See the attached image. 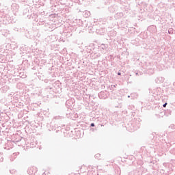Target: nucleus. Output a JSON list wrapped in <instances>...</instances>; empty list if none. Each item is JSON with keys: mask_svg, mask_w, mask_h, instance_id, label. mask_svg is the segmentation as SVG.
<instances>
[{"mask_svg": "<svg viewBox=\"0 0 175 175\" xmlns=\"http://www.w3.org/2000/svg\"><path fill=\"white\" fill-rule=\"evenodd\" d=\"M109 96V92L107 91H102L98 93V97L100 99H107Z\"/></svg>", "mask_w": 175, "mask_h": 175, "instance_id": "obj_1", "label": "nucleus"}, {"mask_svg": "<svg viewBox=\"0 0 175 175\" xmlns=\"http://www.w3.org/2000/svg\"><path fill=\"white\" fill-rule=\"evenodd\" d=\"M36 172H38L36 167H31L29 168L27 173L29 175H35L36 174Z\"/></svg>", "mask_w": 175, "mask_h": 175, "instance_id": "obj_2", "label": "nucleus"}, {"mask_svg": "<svg viewBox=\"0 0 175 175\" xmlns=\"http://www.w3.org/2000/svg\"><path fill=\"white\" fill-rule=\"evenodd\" d=\"M140 121H142V120H140V118L137 119L136 122H137L138 125L137 126V127H135L133 129H131V130H129L130 132H135L136 131V129H137V128H140V124H139V122H140Z\"/></svg>", "mask_w": 175, "mask_h": 175, "instance_id": "obj_3", "label": "nucleus"}, {"mask_svg": "<svg viewBox=\"0 0 175 175\" xmlns=\"http://www.w3.org/2000/svg\"><path fill=\"white\" fill-rule=\"evenodd\" d=\"M155 81L157 84H160V83H163V81H165V78L162 77H159L156 78Z\"/></svg>", "mask_w": 175, "mask_h": 175, "instance_id": "obj_4", "label": "nucleus"}, {"mask_svg": "<svg viewBox=\"0 0 175 175\" xmlns=\"http://www.w3.org/2000/svg\"><path fill=\"white\" fill-rule=\"evenodd\" d=\"M18 155H20V152H16L13 153L10 157V161H13L14 159H16L17 158Z\"/></svg>", "mask_w": 175, "mask_h": 175, "instance_id": "obj_5", "label": "nucleus"}, {"mask_svg": "<svg viewBox=\"0 0 175 175\" xmlns=\"http://www.w3.org/2000/svg\"><path fill=\"white\" fill-rule=\"evenodd\" d=\"M90 16H91V13L88 11H86L84 14V17H90Z\"/></svg>", "mask_w": 175, "mask_h": 175, "instance_id": "obj_6", "label": "nucleus"}, {"mask_svg": "<svg viewBox=\"0 0 175 175\" xmlns=\"http://www.w3.org/2000/svg\"><path fill=\"white\" fill-rule=\"evenodd\" d=\"M19 76L20 77H21V79H26L27 78V75H24L23 73H19Z\"/></svg>", "mask_w": 175, "mask_h": 175, "instance_id": "obj_7", "label": "nucleus"}, {"mask_svg": "<svg viewBox=\"0 0 175 175\" xmlns=\"http://www.w3.org/2000/svg\"><path fill=\"white\" fill-rule=\"evenodd\" d=\"M10 172L12 174V175H15L17 173V171L16 170H10Z\"/></svg>", "mask_w": 175, "mask_h": 175, "instance_id": "obj_8", "label": "nucleus"}, {"mask_svg": "<svg viewBox=\"0 0 175 175\" xmlns=\"http://www.w3.org/2000/svg\"><path fill=\"white\" fill-rule=\"evenodd\" d=\"M168 33H169L170 35H173V28H170V29H168Z\"/></svg>", "mask_w": 175, "mask_h": 175, "instance_id": "obj_9", "label": "nucleus"}, {"mask_svg": "<svg viewBox=\"0 0 175 175\" xmlns=\"http://www.w3.org/2000/svg\"><path fill=\"white\" fill-rule=\"evenodd\" d=\"M54 120H62V116H55Z\"/></svg>", "mask_w": 175, "mask_h": 175, "instance_id": "obj_10", "label": "nucleus"}, {"mask_svg": "<svg viewBox=\"0 0 175 175\" xmlns=\"http://www.w3.org/2000/svg\"><path fill=\"white\" fill-rule=\"evenodd\" d=\"M95 158L96 159H100V154H96Z\"/></svg>", "mask_w": 175, "mask_h": 175, "instance_id": "obj_11", "label": "nucleus"}, {"mask_svg": "<svg viewBox=\"0 0 175 175\" xmlns=\"http://www.w3.org/2000/svg\"><path fill=\"white\" fill-rule=\"evenodd\" d=\"M131 97L133 99V98H136V94L135 93H132L131 94Z\"/></svg>", "mask_w": 175, "mask_h": 175, "instance_id": "obj_12", "label": "nucleus"}, {"mask_svg": "<svg viewBox=\"0 0 175 175\" xmlns=\"http://www.w3.org/2000/svg\"><path fill=\"white\" fill-rule=\"evenodd\" d=\"M170 128H171V129H175V125L174 124H172Z\"/></svg>", "mask_w": 175, "mask_h": 175, "instance_id": "obj_13", "label": "nucleus"}, {"mask_svg": "<svg viewBox=\"0 0 175 175\" xmlns=\"http://www.w3.org/2000/svg\"><path fill=\"white\" fill-rule=\"evenodd\" d=\"M129 175H135V171H131L129 172Z\"/></svg>", "mask_w": 175, "mask_h": 175, "instance_id": "obj_14", "label": "nucleus"}, {"mask_svg": "<svg viewBox=\"0 0 175 175\" xmlns=\"http://www.w3.org/2000/svg\"><path fill=\"white\" fill-rule=\"evenodd\" d=\"M135 75H136L137 76H142V72H136Z\"/></svg>", "mask_w": 175, "mask_h": 175, "instance_id": "obj_15", "label": "nucleus"}, {"mask_svg": "<svg viewBox=\"0 0 175 175\" xmlns=\"http://www.w3.org/2000/svg\"><path fill=\"white\" fill-rule=\"evenodd\" d=\"M166 106H167V103H165L163 105V107H166Z\"/></svg>", "mask_w": 175, "mask_h": 175, "instance_id": "obj_16", "label": "nucleus"}, {"mask_svg": "<svg viewBox=\"0 0 175 175\" xmlns=\"http://www.w3.org/2000/svg\"><path fill=\"white\" fill-rule=\"evenodd\" d=\"M90 126H95V124L94 123H91Z\"/></svg>", "mask_w": 175, "mask_h": 175, "instance_id": "obj_17", "label": "nucleus"}, {"mask_svg": "<svg viewBox=\"0 0 175 175\" xmlns=\"http://www.w3.org/2000/svg\"><path fill=\"white\" fill-rule=\"evenodd\" d=\"M118 76H121V72H118Z\"/></svg>", "mask_w": 175, "mask_h": 175, "instance_id": "obj_18", "label": "nucleus"}, {"mask_svg": "<svg viewBox=\"0 0 175 175\" xmlns=\"http://www.w3.org/2000/svg\"><path fill=\"white\" fill-rule=\"evenodd\" d=\"M103 49H106V46H103Z\"/></svg>", "mask_w": 175, "mask_h": 175, "instance_id": "obj_19", "label": "nucleus"}, {"mask_svg": "<svg viewBox=\"0 0 175 175\" xmlns=\"http://www.w3.org/2000/svg\"><path fill=\"white\" fill-rule=\"evenodd\" d=\"M103 49H106V46H103Z\"/></svg>", "mask_w": 175, "mask_h": 175, "instance_id": "obj_20", "label": "nucleus"}, {"mask_svg": "<svg viewBox=\"0 0 175 175\" xmlns=\"http://www.w3.org/2000/svg\"><path fill=\"white\" fill-rule=\"evenodd\" d=\"M111 87H112V88H113V87H116V85H111Z\"/></svg>", "mask_w": 175, "mask_h": 175, "instance_id": "obj_21", "label": "nucleus"}, {"mask_svg": "<svg viewBox=\"0 0 175 175\" xmlns=\"http://www.w3.org/2000/svg\"><path fill=\"white\" fill-rule=\"evenodd\" d=\"M127 98H131V96H128Z\"/></svg>", "mask_w": 175, "mask_h": 175, "instance_id": "obj_22", "label": "nucleus"}, {"mask_svg": "<svg viewBox=\"0 0 175 175\" xmlns=\"http://www.w3.org/2000/svg\"><path fill=\"white\" fill-rule=\"evenodd\" d=\"M89 98H91V95H89Z\"/></svg>", "mask_w": 175, "mask_h": 175, "instance_id": "obj_23", "label": "nucleus"}]
</instances>
